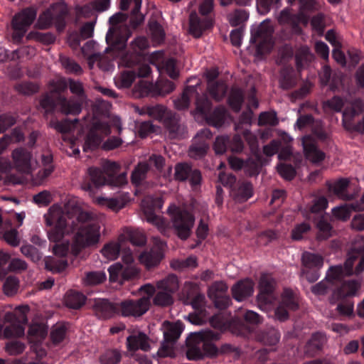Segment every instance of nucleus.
I'll use <instances>...</instances> for the list:
<instances>
[{"label":"nucleus","mask_w":364,"mask_h":364,"mask_svg":"<svg viewBox=\"0 0 364 364\" xmlns=\"http://www.w3.org/2000/svg\"><path fill=\"white\" fill-rule=\"evenodd\" d=\"M81 188L87 191L90 197L92 198L93 203L101 206L110 209L112 211L117 212L123 208L129 200V194L128 193H121L116 198H107L103 196L95 197L92 185L85 179L81 183Z\"/></svg>","instance_id":"5"},{"label":"nucleus","mask_w":364,"mask_h":364,"mask_svg":"<svg viewBox=\"0 0 364 364\" xmlns=\"http://www.w3.org/2000/svg\"><path fill=\"white\" fill-rule=\"evenodd\" d=\"M150 304L147 297H141L136 301H122L118 302L119 314L123 316H141L149 310Z\"/></svg>","instance_id":"10"},{"label":"nucleus","mask_w":364,"mask_h":364,"mask_svg":"<svg viewBox=\"0 0 364 364\" xmlns=\"http://www.w3.org/2000/svg\"><path fill=\"white\" fill-rule=\"evenodd\" d=\"M355 203L352 205H343L337 206L332 209L333 216L337 220L346 221L350 218L353 210H357L355 208Z\"/></svg>","instance_id":"41"},{"label":"nucleus","mask_w":364,"mask_h":364,"mask_svg":"<svg viewBox=\"0 0 364 364\" xmlns=\"http://www.w3.org/2000/svg\"><path fill=\"white\" fill-rule=\"evenodd\" d=\"M253 291L254 282L252 280L249 279L237 282L232 289L233 297L239 301H241L251 296Z\"/></svg>","instance_id":"24"},{"label":"nucleus","mask_w":364,"mask_h":364,"mask_svg":"<svg viewBox=\"0 0 364 364\" xmlns=\"http://www.w3.org/2000/svg\"><path fill=\"white\" fill-rule=\"evenodd\" d=\"M344 102L339 97H333L323 102V108L326 111L341 112L343 107Z\"/></svg>","instance_id":"60"},{"label":"nucleus","mask_w":364,"mask_h":364,"mask_svg":"<svg viewBox=\"0 0 364 364\" xmlns=\"http://www.w3.org/2000/svg\"><path fill=\"white\" fill-rule=\"evenodd\" d=\"M87 174L91 182L97 188L103 186L107 183V178L105 176L104 171L100 168L95 166L88 168Z\"/></svg>","instance_id":"32"},{"label":"nucleus","mask_w":364,"mask_h":364,"mask_svg":"<svg viewBox=\"0 0 364 364\" xmlns=\"http://www.w3.org/2000/svg\"><path fill=\"white\" fill-rule=\"evenodd\" d=\"M156 287L157 289L168 291V293L173 295L178 289L179 282L176 276L171 274L165 279L157 282Z\"/></svg>","instance_id":"30"},{"label":"nucleus","mask_w":364,"mask_h":364,"mask_svg":"<svg viewBox=\"0 0 364 364\" xmlns=\"http://www.w3.org/2000/svg\"><path fill=\"white\" fill-rule=\"evenodd\" d=\"M121 360L120 353L116 350L106 351L100 358L102 364H117Z\"/></svg>","instance_id":"64"},{"label":"nucleus","mask_w":364,"mask_h":364,"mask_svg":"<svg viewBox=\"0 0 364 364\" xmlns=\"http://www.w3.org/2000/svg\"><path fill=\"white\" fill-rule=\"evenodd\" d=\"M149 28L151 37L154 43L160 44L164 41L165 33L161 25L156 21H153L149 23Z\"/></svg>","instance_id":"49"},{"label":"nucleus","mask_w":364,"mask_h":364,"mask_svg":"<svg viewBox=\"0 0 364 364\" xmlns=\"http://www.w3.org/2000/svg\"><path fill=\"white\" fill-rule=\"evenodd\" d=\"M272 33L273 28L269 21H264L256 31H252L250 41L257 43L259 53H269L273 48Z\"/></svg>","instance_id":"8"},{"label":"nucleus","mask_w":364,"mask_h":364,"mask_svg":"<svg viewBox=\"0 0 364 364\" xmlns=\"http://www.w3.org/2000/svg\"><path fill=\"white\" fill-rule=\"evenodd\" d=\"M257 298L259 308L262 311L267 313L272 310L273 304L276 301V296H274V292H268L267 294H259Z\"/></svg>","instance_id":"39"},{"label":"nucleus","mask_w":364,"mask_h":364,"mask_svg":"<svg viewBox=\"0 0 364 364\" xmlns=\"http://www.w3.org/2000/svg\"><path fill=\"white\" fill-rule=\"evenodd\" d=\"M326 342V337L321 333H315L312 336L306 345V351L309 353H314L319 350Z\"/></svg>","instance_id":"47"},{"label":"nucleus","mask_w":364,"mask_h":364,"mask_svg":"<svg viewBox=\"0 0 364 364\" xmlns=\"http://www.w3.org/2000/svg\"><path fill=\"white\" fill-rule=\"evenodd\" d=\"M48 334V326L43 323H32L28 331V339L32 343V348L38 356L46 355V351L41 348H38L36 344L44 341Z\"/></svg>","instance_id":"12"},{"label":"nucleus","mask_w":364,"mask_h":364,"mask_svg":"<svg viewBox=\"0 0 364 364\" xmlns=\"http://www.w3.org/2000/svg\"><path fill=\"white\" fill-rule=\"evenodd\" d=\"M124 232L134 245L142 246L146 244V237L139 230L126 228Z\"/></svg>","instance_id":"40"},{"label":"nucleus","mask_w":364,"mask_h":364,"mask_svg":"<svg viewBox=\"0 0 364 364\" xmlns=\"http://www.w3.org/2000/svg\"><path fill=\"white\" fill-rule=\"evenodd\" d=\"M207 336L205 333H198L191 338V341L194 344L190 346L186 352V355L189 360H198L203 357L204 353L208 355L215 354L216 352L215 347L212 344H207L204 341V338Z\"/></svg>","instance_id":"9"},{"label":"nucleus","mask_w":364,"mask_h":364,"mask_svg":"<svg viewBox=\"0 0 364 364\" xmlns=\"http://www.w3.org/2000/svg\"><path fill=\"white\" fill-rule=\"evenodd\" d=\"M28 306H18L13 313H7L4 319L10 324L4 329L5 338L21 337L24 335V327L22 323L27 322L26 314L28 312Z\"/></svg>","instance_id":"4"},{"label":"nucleus","mask_w":364,"mask_h":364,"mask_svg":"<svg viewBox=\"0 0 364 364\" xmlns=\"http://www.w3.org/2000/svg\"><path fill=\"white\" fill-rule=\"evenodd\" d=\"M146 110L148 112V116L160 122H163L164 124H165L166 120H168L172 114V113L168 111L165 107L160 105L148 106V109H146Z\"/></svg>","instance_id":"31"},{"label":"nucleus","mask_w":364,"mask_h":364,"mask_svg":"<svg viewBox=\"0 0 364 364\" xmlns=\"http://www.w3.org/2000/svg\"><path fill=\"white\" fill-rule=\"evenodd\" d=\"M279 83L280 86L285 90L292 87L296 84V80L293 77L292 68L282 70Z\"/></svg>","instance_id":"53"},{"label":"nucleus","mask_w":364,"mask_h":364,"mask_svg":"<svg viewBox=\"0 0 364 364\" xmlns=\"http://www.w3.org/2000/svg\"><path fill=\"white\" fill-rule=\"evenodd\" d=\"M359 287V283L355 280L344 282L339 288L333 291L331 299V302L346 296L355 295Z\"/></svg>","instance_id":"22"},{"label":"nucleus","mask_w":364,"mask_h":364,"mask_svg":"<svg viewBox=\"0 0 364 364\" xmlns=\"http://www.w3.org/2000/svg\"><path fill=\"white\" fill-rule=\"evenodd\" d=\"M279 304L286 306L290 310H296L298 308L297 300L290 289H285L284 291Z\"/></svg>","instance_id":"54"},{"label":"nucleus","mask_w":364,"mask_h":364,"mask_svg":"<svg viewBox=\"0 0 364 364\" xmlns=\"http://www.w3.org/2000/svg\"><path fill=\"white\" fill-rule=\"evenodd\" d=\"M231 195L237 202L246 201L252 196V186L247 182L240 183L236 188L232 189Z\"/></svg>","instance_id":"28"},{"label":"nucleus","mask_w":364,"mask_h":364,"mask_svg":"<svg viewBox=\"0 0 364 364\" xmlns=\"http://www.w3.org/2000/svg\"><path fill=\"white\" fill-rule=\"evenodd\" d=\"M153 303L159 306H170L173 303V295L168 291L157 289V292L153 299Z\"/></svg>","instance_id":"43"},{"label":"nucleus","mask_w":364,"mask_h":364,"mask_svg":"<svg viewBox=\"0 0 364 364\" xmlns=\"http://www.w3.org/2000/svg\"><path fill=\"white\" fill-rule=\"evenodd\" d=\"M141 2L142 0H120L121 10L127 11L130 5L134 6L130 15V24L133 28H136L144 21V16L139 12Z\"/></svg>","instance_id":"18"},{"label":"nucleus","mask_w":364,"mask_h":364,"mask_svg":"<svg viewBox=\"0 0 364 364\" xmlns=\"http://www.w3.org/2000/svg\"><path fill=\"white\" fill-rule=\"evenodd\" d=\"M171 216L173 228L176 234L181 240H186L191 235L195 218L188 211L182 210L175 205H171L168 208Z\"/></svg>","instance_id":"2"},{"label":"nucleus","mask_w":364,"mask_h":364,"mask_svg":"<svg viewBox=\"0 0 364 364\" xmlns=\"http://www.w3.org/2000/svg\"><path fill=\"white\" fill-rule=\"evenodd\" d=\"M68 326L64 323L53 325L50 331V338L53 345L63 343L67 338Z\"/></svg>","instance_id":"29"},{"label":"nucleus","mask_w":364,"mask_h":364,"mask_svg":"<svg viewBox=\"0 0 364 364\" xmlns=\"http://www.w3.org/2000/svg\"><path fill=\"white\" fill-rule=\"evenodd\" d=\"M318 230V238L326 240L332 236L333 230L331 224L324 219L321 218L316 225Z\"/></svg>","instance_id":"55"},{"label":"nucleus","mask_w":364,"mask_h":364,"mask_svg":"<svg viewBox=\"0 0 364 364\" xmlns=\"http://www.w3.org/2000/svg\"><path fill=\"white\" fill-rule=\"evenodd\" d=\"M211 137L212 134L208 129H203L197 133L194 137L193 144L189 150L190 156L195 159L203 156L208 149L207 140Z\"/></svg>","instance_id":"17"},{"label":"nucleus","mask_w":364,"mask_h":364,"mask_svg":"<svg viewBox=\"0 0 364 364\" xmlns=\"http://www.w3.org/2000/svg\"><path fill=\"white\" fill-rule=\"evenodd\" d=\"M228 100L231 107L235 111L238 112L240 109L243 101L242 91L239 89L232 90Z\"/></svg>","instance_id":"63"},{"label":"nucleus","mask_w":364,"mask_h":364,"mask_svg":"<svg viewBox=\"0 0 364 364\" xmlns=\"http://www.w3.org/2000/svg\"><path fill=\"white\" fill-rule=\"evenodd\" d=\"M149 170V165L146 162H141L134 168L132 171L131 180L136 186L139 185L146 177Z\"/></svg>","instance_id":"37"},{"label":"nucleus","mask_w":364,"mask_h":364,"mask_svg":"<svg viewBox=\"0 0 364 364\" xmlns=\"http://www.w3.org/2000/svg\"><path fill=\"white\" fill-rule=\"evenodd\" d=\"M110 133V125L107 122L95 123L86 137L83 150L87 151L97 148L101 144L103 139Z\"/></svg>","instance_id":"11"},{"label":"nucleus","mask_w":364,"mask_h":364,"mask_svg":"<svg viewBox=\"0 0 364 364\" xmlns=\"http://www.w3.org/2000/svg\"><path fill=\"white\" fill-rule=\"evenodd\" d=\"M314 59V55L307 47L301 48L296 53V64L298 70L305 68Z\"/></svg>","instance_id":"38"},{"label":"nucleus","mask_w":364,"mask_h":364,"mask_svg":"<svg viewBox=\"0 0 364 364\" xmlns=\"http://www.w3.org/2000/svg\"><path fill=\"white\" fill-rule=\"evenodd\" d=\"M175 178L179 181L188 180L191 186L196 188L200 184L202 176L200 171L193 169L188 164H179L175 167Z\"/></svg>","instance_id":"15"},{"label":"nucleus","mask_w":364,"mask_h":364,"mask_svg":"<svg viewBox=\"0 0 364 364\" xmlns=\"http://www.w3.org/2000/svg\"><path fill=\"white\" fill-rule=\"evenodd\" d=\"M110 4V0H95L80 8V14L88 18L95 12H102L107 10Z\"/></svg>","instance_id":"26"},{"label":"nucleus","mask_w":364,"mask_h":364,"mask_svg":"<svg viewBox=\"0 0 364 364\" xmlns=\"http://www.w3.org/2000/svg\"><path fill=\"white\" fill-rule=\"evenodd\" d=\"M109 273V280L112 282H119L122 284L124 280H122V272L123 268L122 265L119 263H114L111 265L108 269Z\"/></svg>","instance_id":"57"},{"label":"nucleus","mask_w":364,"mask_h":364,"mask_svg":"<svg viewBox=\"0 0 364 364\" xmlns=\"http://www.w3.org/2000/svg\"><path fill=\"white\" fill-rule=\"evenodd\" d=\"M364 111V103L360 100L353 101L343 113V125L344 128L350 132L364 133V114L360 119L356 121Z\"/></svg>","instance_id":"6"},{"label":"nucleus","mask_w":364,"mask_h":364,"mask_svg":"<svg viewBox=\"0 0 364 364\" xmlns=\"http://www.w3.org/2000/svg\"><path fill=\"white\" fill-rule=\"evenodd\" d=\"M301 260L304 266L309 269L320 268L323 264V259L321 255L308 252L303 253Z\"/></svg>","instance_id":"33"},{"label":"nucleus","mask_w":364,"mask_h":364,"mask_svg":"<svg viewBox=\"0 0 364 364\" xmlns=\"http://www.w3.org/2000/svg\"><path fill=\"white\" fill-rule=\"evenodd\" d=\"M13 159L17 169L24 173H29L31 171V154L23 149H18L14 151Z\"/></svg>","instance_id":"21"},{"label":"nucleus","mask_w":364,"mask_h":364,"mask_svg":"<svg viewBox=\"0 0 364 364\" xmlns=\"http://www.w3.org/2000/svg\"><path fill=\"white\" fill-rule=\"evenodd\" d=\"M130 36L131 33H129L126 36H119V32L117 29L115 27H112L108 31L106 35V41L108 43L112 45L122 43V46H124Z\"/></svg>","instance_id":"52"},{"label":"nucleus","mask_w":364,"mask_h":364,"mask_svg":"<svg viewBox=\"0 0 364 364\" xmlns=\"http://www.w3.org/2000/svg\"><path fill=\"white\" fill-rule=\"evenodd\" d=\"M164 336L166 341H173L178 339L183 331V324L180 321L163 323Z\"/></svg>","instance_id":"27"},{"label":"nucleus","mask_w":364,"mask_h":364,"mask_svg":"<svg viewBox=\"0 0 364 364\" xmlns=\"http://www.w3.org/2000/svg\"><path fill=\"white\" fill-rule=\"evenodd\" d=\"M302 146L305 158L312 164H319L325 159V153L317 147L312 136H304L302 138Z\"/></svg>","instance_id":"16"},{"label":"nucleus","mask_w":364,"mask_h":364,"mask_svg":"<svg viewBox=\"0 0 364 364\" xmlns=\"http://www.w3.org/2000/svg\"><path fill=\"white\" fill-rule=\"evenodd\" d=\"M55 244L53 247V254L59 257H65L68 252L70 247V242L68 240H64V237L61 241L54 242Z\"/></svg>","instance_id":"58"},{"label":"nucleus","mask_w":364,"mask_h":364,"mask_svg":"<svg viewBox=\"0 0 364 364\" xmlns=\"http://www.w3.org/2000/svg\"><path fill=\"white\" fill-rule=\"evenodd\" d=\"M279 333L274 328L269 330L267 332L261 334V341L265 345L274 346L277 344L279 341Z\"/></svg>","instance_id":"61"},{"label":"nucleus","mask_w":364,"mask_h":364,"mask_svg":"<svg viewBox=\"0 0 364 364\" xmlns=\"http://www.w3.org/2000/svg\"><path fill=\"white\" fill-rule=\"evenodd\" d=\"M135 77L133 71H124L115 78V83L120 88H127L132 85Z\"/></svg>","instance_id":"51"},{"label":"nucleus","mask_w":364,"mask_h":364,"mask_svg":"<svg viewBox=\"0 0 364 364\" xmlns=\"http://www.w3.org/2000/svg\"><path fill=\"white\" fill-rule=\"evenodd\" d=\"M94 308L95 314L103 318H108L119 314L118 302H110L106 299L96 301Z\"/></svg>","instance_id":"20"},{"label":"nucleus","mask_w":364,"mask_h":364,"mask_svg":"<svg viewBox=\"0 0 364 364\" xmlns=\"http://www.w3.org/2000/svg\"><path fill=\"white\" fill-rule=\"evenodd\" d=\"M275 281L270 274H263L259 279V294L273 293L275 287Z\"/></svg>","instance_id":"44"},{"label":"nucleus","mask_w":364,"mask_h":364,"mask_svg":"<svg viewBox=\"0 0 364 364\" xmlns=\"http://www.w3.org/2000/svg\"><path fill=\"white\" fill-rule=\"evenodd\" d=\"M213 26V22L209 18L200 21L196 12L190 14L189 31L196 38H199L203 32Z\"/></svg>","instance_id":"23"},{"label":"nucleus","mask_w":364,"mask_h":364,"mask_svg":"<svg viewBox=\"0 0 364 364\" xmlns=\"http://www.w3.org/2000/svg\"><path fill=\"white\" fill-rule=\"evenodd\" d=\"M37 10L29 7L22 10L16 14L12 21L13 33L12 38L16 42H19L26 33L28 27L33 23L36 18Z\"/></svg>","instance_id":"7"},{"label":"nucleus","mask_w":364,"mask_h":364,"mask_svg":"<svg viewBox=\"0 0 364 364\" xmlns=\"http://www.w3.org/2000/svg\"><path fill=\"white\" fill-rule=\"evenodd\" d=\"M77 203L76 198H71L65 204L66 213L60 205L55 204L43 215L46 225L50 228L47 231L50 242L61 241L65 236L74 234L71 247L74 255L84 248L98 244L104 225L92 213L77 212Z\"/></svg>","instance_id":"1"},{"label":"nucleus","mask_w":364,"mask_h":364,"mask_svg":"<svg viewBox=\"0 0 364 364\" xmlns=\"http://www.w3.org/2000/svg\"><path fill=\"white\" fill-rule=\"evenodd\" d=\"M228 117L224 107H218L208 117V122L215 127H220Z\"/></svg>","instance_id":"42"},{"label":"nucleus","mask_w":364,"mask_h":364,"mask_svg":"<svg viewBox=\"0 0 364 364\" xmlns=\"http://www.w3.org/2000/svg\"><path fill=\"white\" fill-rule=\"evenodd\" d=\"M106 279V274L102 271L87 272L82 279V282L85 286H95L103 283Z\"/></svg>","instance_id":"35"},{"label":"nucleus","mask_w":364,"mask_h":364,"mask_svg":"<svg viewBox=\"0 0 364 364\" xmlns=\"http://www.w3.org/2000/svg\"><path fill=\"white\" fill-rule=\"evenodd\" d=\"M50 126L60 133H68L71 131L74 127V122L65 119L63 121H58L55 119L50 122Z\"/></svg>","instance_id":"59"},{"label":"nucleus","mask_w":364,"mask_h":364,"mask_svg":"<svg viewBox=\"0 0 364 364\" xmlns=\"http://www.w3.org/2000/svg\"><path fill=\"white\" fill-rule=\"evenodd\" d=\"M164 124L168 130L169 136L171 138L183 137L186 132L185 126L175 114H172L168 120H166Z\"/></svg>","instance_id":"25"},{"label":"nucleus","mask_w":364,"mask_h":364,"mask_svg":"<svg viewBox=\"0 0 364 364\" xmlns=\"http://www.w3.org/2000/svg\"><path fill=\"white\" fill-rule=\"evenodd\" d=\"M163 203L161 198L148 196L141 201V208L146 220L156 226L161 233L165 235L170 228L169 224L162 217L155 213L157 210L162 208Z\"/></svg>","instance_id":"3"},{"label":"nucleus","mask_w":364,"mask_h":364,"mask_svg":"<svg viewBox=\"0 0 364 364\" xmlns=\"http://www.w3.org/2000/svg\"><path fill=\"white\" fill-rule=\"evenodd\" d=\"M21 253L28 258H30L33 262H37L41 260L42 254L33 245H26L21 247Z\"/></svg>","instance_id":"62"},{"label":"nucleus","mask_w":364,"mask_h":364,"mask_svg":"<svg viewBox=\"0 0 364 364\" xmlns=\"http://www.w3.org/2000/svg\"><path fill=\"white\" fill-rule=\"evenodd\" d=\"M208 90L215 100H220L226 93L227 86L223 82H209Z\"/></svg>","instance_id":"50"},{"label":"nucleus","mask_w":364,"mask_h":364,"mask_svg":"<svg viewBox=\"0 0 364 364\" xmlns=\"http://www.w3.org/2000/svg\"><path fill=\"white\" fill-rule=\"evenodd\" d=\"M127 346L128 350L132 352L139 349L147 351L150 348L148 337L145 333L140 331H133L127 338Z\"/></svg>","instance_id":"19"},{"label":"nucleus","mask_w":364,"mask_h":364,"mask_svg":"<svg viewBox=\"0 0 364 364\" xmlns=\"http://www.w3.org/2000/svg\"><path fill=\"white\" fill-rule=\"evenodd\" d=\"M154 246L149 250L141 253L139 259L147 269L156 267L159 264L163 258V251L166 247V244L154 238Z\"/></svg>","instance_id":"13"},{"label":"nucleus","mask_w":364,"mask_h":364,"mask_svg":"<svg viewBox=\"0 0 364 364\" xmlns=\"http://www.w3.org/2000/svg\"><path fill=\"white\" fill-rule=\"evenodd\" d=\"M228 18L232 26H236L248 18V14L245 10H235L232 13L228 14Z\"/></svg>","instance_id":"56"},{"label":"nucleus","mask_w":364,"mask_h":364,"mask_svg":"<svg viewBox=\"0 0 364 364\" xmlns=\"http://www.w3.org/2000/svg\"><path fill=\"white\" fill-rule=\"evenodd\" d=\"M54 21L55 19L50 11L47 9L39 15L36 22L35 27L42 30L48 29L52 26Z\"/></svg>","instance_id":"48"},{"label":"nucleus","mask_w":364,"mask_h":364,"mask_svg":"<svg viewBox=\"0 0 364 364\" xmlns=\"http://www.w3.org/2000/svg\"><path fill=\"white\" fill-rule=\"evenodd\" d=\"M85 301V297L82 294L73 291H68L65 297V305L71 309L80 308Z\"/></svg>","instance_id":"34"},{"label":"nucleus","mask_w":364,"mask_h":364,"mask_svg":"<svg viewBox=\"0 0 364 364\" xmlns=\"http://www.w3.org/2000/svg\"><path fill=\"white\" fill-rule=\"evenodd\" d=\"M120 245L119 242H112L106 244L101 250L102 255L108 260L116 259L119 255Z\"/></svg>","instance_id":"46"},{"label":"nucleus","mask_w":364,"mask_h":364,"mask_svg":"<svg viewBox=\"0 0 364 364\" xmlns=\"http://www.w3.org/2000/svg\"><path fill=\"white\" fill-rule=\"evenodd\" d=\"M58 104L60 107L61 112L65 114H77L81 112L80 103L73 102L65 97H58Z\"/></svg>","instance_id":"36"},{"label":"nucleus","mask_w":364,"mask_h":364,"mask_svg":"<svg viewBox=\"0 0 364 364\" xmlns=\"http://www.w3.org/2000/svg\"><path fill=\"white\" fill-rule=\"evenodd\" d=\"M228 287L223 282H214L208 289V296L212 299L217 308L225 309L230 302V299L228 295Z\"/></svg>","instance_id":"14"},{"label":"nucleus","mask_w":364,"mask_h":364,"mask_svg":"<svg viewBox=\"0 0 364 364\" xmlns=\"http://www.w3.org/2000/svg\"><path fill=\"white\" fill-rule=\"evenodd\" d=\"M48 9L50 11L55 21L63 18L68 12L67 5L63 0L50 5Z\"/></svg>","instance_id":"45"}]
</instances>
